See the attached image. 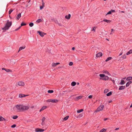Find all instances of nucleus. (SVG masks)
Returning <instances> with one entry per match:
<instances>
[{
	"label": "nucleus",
	"instance_id": "nucleus-47",
	"mask_svg": "<svg viewBox=\"0 0 132 132\" xmlns=\"http://www.w3.org/2000/svg\"><path fill=\"white\" fill-rule=\"evenodd\" d=\"M44 6V5H42L40 6V10H42Z\"/></svg>",
	"mask_w": 132,
	"mask_h": 132
},
{
	"label": "nucleus",
	"instance_id": "nucleus-42",
	"mask_svg": "<svg viewBox=\"0 0 132 132\" xmlns=\"http://www.w3.org/2000/svg\"><path fill=\"white\" fill-rule=\"evenodd\" d=\"M13 11V10H12L11 9L9 11V14H10Z\"/></svg>",
	"mask_w": 132,
	"mask_h": 132
},
{
	"label": "nucleus",
	"instance_id": "nucleus-39",
	"mask_svg": "<svg viewBox=\"0 0 132 132\" xmlns=\"http://www.w3.org/2000/svg\"><path fill=\"white\" fill-rule=\"evenodd\" d=\"M18 117L17 116H13V117L12 118L13 119H16V118H17Z\"/></svg>",
	"mask_w": 132,
	"mask_h": 132
},
{
	"label": "nucleus",
	"instance_id": "nucleus-33",
	"mask_svg": "<svg viewBox=\"0 0 132 132\" xmlns=\"http://www.w3.org/2000/svg\"><path fill=\"white\" fill-rule=\"evenodd\" d=\"M112 94V92H110L106 94V96H109Z\"/></svg>",
	"mask_w": 132,
	"mask_h": 132
},
{
	"label": "nucleus",
	"instance_id": "nucleus-30",
	"mask_svg": "<svg viewBox=\"0 0 132 132\" xmlns=\"http://www.w3.org/2000/svg\"><path fill=\"white\" fill-rule=\"evenodd\" d=\"M132 79V77H128L126 79V80H130Z\"/></svg>",
	"mask_w": 132,
	"mask_h": 132
},
{
	"label": "nucleus",
	"instance_id": "nucleus-37",
	"mask_svg": "<svg viewBox=\"0 0 132 132\" xmlns=\"http://www.w3.org/2000/svg\"><path fill=\"white\" fill-rule=\"evenodd\" d=\"M5 71L7 72H11L12 70L9 69H6Z\"/></svg>",
	"mask_w": 132,
	"mask_h": 132
},
{
	"label": "nucleus",
	"instance_id": "nucleus-31",
	"mask_svg": "<svg viewBox=\"0 0 132 132\" xmlns=\"http://www.w3.org/2000/svg\"><path fill=\"white\" fill-rule=\"evenodd\" d=\"M103 73H107L108 75H110V73L109 72H108V71H103Z\"/></svg>",
	"mask_w": 132,
	"mask_h": 132
},
{
	"label": "nucleus",
	"instance_id": "nucleus-59",
	"mask_svg": "<svg viewBox=\"0 0 132 132\" xmlns=\"http://www.w3.org/2000/svg\"><path fill=\"white\" fill-rule=\"evenodd\" d=\"M130 108H132V103L131 104V105H130Z\"/></svg>",
	"mask_w": 132,
	"mask_h": 132
},
{
	"label": "nucleus",
	"instance_id": "nucleus-15",
	"mask_svg": "<svg viewBox=\"0 0 132 132\" xmlns=\"http://www.w3.org/2000/svg\"><path fill=\"white\" fill-rule=\"evenodd\" d=\"M103 21L106 22L108 23H110V22H111V21L110 20H107L106 19H104L103 20Z\"/></svg>",
	"mask_w": 132,
	"mask_h": 132
},
{
	"label": "nucleus",
	"instance_id": "nucleus-63",
	"mask_svg": "<svg viewBox=\"0 0 132 132\" xmlns=\"http://www.w3.org/2000/svg\"><path fill=\"white\" fill-rule=\"evenodd\" d=\"M44 3H43V5H44Z\"/></svg>",
	"mask_w": 132,
	"mask_h": 132
},
{
	"label": "nucleus",
	"instance_id": "nucleus-36",
	"mask_svg": "<svg viewBox=\"0 0 132 132\" xmlns=\"http://www.w3.org/2000/svg\"><path fill=\"white\" fill-rule=\"evenodd\" d=\"M83 111V109H81V110H78L77 111V112L78 113H79L81 112H82Z\"/></svg>",
	"mask_w": 132,
	"mask_h": 132
},
{
	"label": "nucleus",
	"instance_id": "nucleus-56",
	"mask_svg": "<svg viewBox=\"0 0 132 132\" xmlns=\"http://www.w3.org/2000/svg\"><path fill=\"white\" fill-rule=\"evenodd\" d=\"M6 69H5V68H2V70H5Z\"/></svg>",
	"mask_w": 132,
	"mask_h": 132
},
{
	"label": "nucleus",
	"instance_id": "nucleus-12",
	"mask_svg": "<svg viewBox=\"0 0 132 132\" xmlns=\"http://www.w3.org/2000/svg\"><path fill=\"white\" fill-rule=\"evenodd\" d=\"M125 87V86H122L120 87L119 89V90H122L124 89Z\"/></svg>",
	"mask_w": 132,
	"mask_h": 132
},
{
	"label": "nucleus",
	"instance_id": "nucleus-62",
	"mask_svg": "<svg viewBox=\"0 0 132 132\" xmlns=\"http://www.w3.org/2000/svg\"><path fill=\"white\" fill-rule=\"evenodd\" d=\"M126 78L125 77V78H123V79H125Z\"/></svg>",
	"mask_w": 132,
	"mask_h": 132
},
{
	"label": "nucleus",
	"instance_id": "nucleus-19",
	"mask_svg": "<svg viewBox=\"0 0 132 132\" xmlns=\"http://www.w3.org/2000/svg\"><path fill=\"white\" fill-rule=\"evenodd\" d=\"M60 64L59 63H53L52 64V66L53 67H55Z\"/></svg>",
	"mask_w": 132,
	"mask_h": 132
},
{
	"label": "nucleus",
	"instance_id": "nucleus-29",
	"mask_svg": "<svg viewBox=\"0 0 132 132\" xmlns=\"http://www.w3.org/2000/svg\"><path fill=\"white\" fill-rule=\"evenodd\" d=\"M125 83V81L123 80H121V82L120 83V85H123Z\"/></svg>",
	"mask_w": 132,
	"mask_h": 132
},
{
	"label": "nucleus",
	"instance_id": "nucleus-23",
	"mask_svg": "<svg viewBox=\"0 0 132 132\" xmlns=\"http://www.w3.org/2000/svg\"><path fill=\"white\" fill-rule=\"evenodd\" d=\"M69 117V116H67L63 119V121H65L67 120Z\"/></svg>",
	"mask_w": 132,
	"mask_h": 132
},
{
	"label": "nucleus",
	"instance_id": "nucleus-10",
	"mask_svg": "<svg viewBox=\"0 0 132 132\" xmlns=\"http://www.w3.org/2000/svg\"><path fill=\"white\" fill-rule=\"evenodd\" d=\"M100 79H102L103 80H107L109 79V77L107 76H105V77H104L103 78H100Z\"/></svg>",
	"mask_w": 132,
	"mask_h": 132
},
{
	"label": "nucleus",
	"instance_id": "nucleus-44",
	"mask_svg": "<svg viewBox=\"0 0 132 132\" xmlns=\"http://www.w3.org/2000/svg\"><path fill=\"white\" fill-rule=\"evenodd\" d=\"M26 25V23H22L21 24V26H25V25Z\"/></svg>",
	"mask_w": 132,
	"mask_h": 132
},
{
	"label": "nucleus",
	"instance_id": "nucleus-28",
	"mask_svg": "<svg viewBox=\"0 0 132 132\" xmlns=\"http://www.w3.org/2000/svg\"><path fill=\"white\" fill-rule=\"evenodd\" d=\"M101 77V78H103L105 77V75L103 74H100L99 75Z\"/></svg>",
	"mask_w": 132,
	"mask_h": 132
},
{
	"label": "nucleus",
	"instance_id": "nucleus-58",
	"mask_svg": "<svg viewBox=\"0 0 132 132\" xmlns=\"http://www.w3.org/2000/svg\"><path fill=\"white\" fill-rule=\"evenodd\" d=\"M88 97H89V98H91V95H89V96H88Z\"/></svg>",
	"mask_w": 132,
	"mask_h": 132
},
{
	"label": "nucleus",
	"instance_id": "nucleus-1",
	"mask_svg": "<svg viewBox=\"0 0 132 132\" xmlns=\"http://www.w3.org/2000/svg\"><path fill=\"white\" fill-rule=\"evenodd\" d=\"M13 109L15 112L22 111V104L16 105L13 108Z\"/></svg>",
	"mask_w": 132,
	"mask_h": 132
},
{
	"label": "nucleus",
	"instance_id": "nucleus-6",
	"mask_svg": "<svg viewBox=\"0 0 132 132\" xmlns=\"http://www.w3.org/2000/svg\"><path fill=\"white\" fill-rule=\"evenodd\" d=\"M18 85L20 86H23L24 85V83L22 81H19L18 82Z\"/></svg>",
	"mask_w": 132,
	"mask_h": 132
},
{
	"label": "nucleus",
	"instance_id": "nucleus-41",
	"mask_svg": "<svg viewBox=\"0 0 132 132\" xmlns=\"http://www.w3.org/2000/svg\"><path fill=\"white\" fill-rule=\"evenodd\" d=\"M4 118H3L2 117H0V121L5 120Z\"/></svg>",
	"mask_w": 132,
	"mask_h": 132
},
{
	"label": "nucleus",
	"instance_id": "nucleus-27",
	"mask_svg": "<svg viewBox=\"0 0 132 132\" xmlns=\"http://www.w3.org/2000/svg\"><path fill=\"white\" fill-rule=\"evenodd\" d=\"M96 28V27H94L92 28V29L91 30V31H93L94 32L95 31Z\"/></svg>",
	"mask_w": 132,
	"mask_h": 132
},
{
	"label": "nucleus",
	"instance_id": "nucleus-50",
	"mask_svg": "<svg viewBox=\"0 0 132 132\" xmlns=\"http://www.w3.org/2000/svg\"><path fill=\"white\" fill-rule=\"evenodd\" d=\"M21 26H20L17 29H16L15 30V31H16L17 30H18L20 28H21Z\"/></svg>",
	"mask_w": 132,
	"mask_h": 132
},
{
	"label": "nucleus",
	"instance_id": "nucleus-3",
	"mask_svg": "<svg viewBox=\"0 0 132 132\" xmlns=\"http://www.w3.org/2000/svg\"><path fill=\"white\" fill-rule=\"evenodd\" d=\"M22 111H26L28 110L30 108L29 105H26L22 104Z\"/></svg>",
	"mask_w": 132,
	"mask_h": 132
},
{
	"label": "nucleus",
	"instance_id": "nucleus-18",
	"mask_svg": "<svg viewBox=\"0 0 132 132\" xmlns=\"http://www.w3.org/2000/svg\"><path fill=\"white\" fill-rule=\"evenodd\" d=\"M46 108H47L46 106H43L42 108L40 109V110L39 111L40 112H41V111H42L43 110H44V109H45Z\"/></svg>",
	"mask_w": 132,
	"mask_h": 132
},
{
	"label": "nucleus",
	"instance_id": "nucleus-32",
	"mask_svg": "<svg viewBox=\"0 0 132 132\" xmlns=\"http://www.w3.org/2000/svg\"><path fill=\"white\" fill-rule=\"evenodd\" d=\"M42 21V20L40 19H39L36 21V22L37 23H39Z\"/></svg>",
	"mask_w": 132,
	"mask_h": 132
},
{
	"label": "nucleus",
	"instance_id": "nucleus-24",
	"mask_svg": "<svg viewBox=\"0 0 132 132\" xmlns=\"http://www.w3.org/2000/svg\"><path fill=\"white\" fill-rule=\"evenodd\" d=\"M76 84V83L74 81H73L71 83V85L72 86H75Z\"/></svg>",
	"mask_w": 132,
	"mask_h": 132
},
{
	"label": "nucleus",
	"instance_id": "nucleus-48",
	"mask_svg": "<svg viewBox=\"0 0 132 132\" xmlns=\"http://www.w3.org/2000/svg\"><path fill=\"white\" fill-rule=\"evenodd\" d=\"M16 126V125H12V126H11V127L12 128H14Z\"/></svg>",
	"mask_w": 132,
	"mask_h": 132
},
{
	"label": "nucleus",
	"instance_id": "nucleus-4",
	"mask_svg": "<svg viewBox=\"0 0 132 132\" xmlns=\"http://www.w3.org/2000/svg\"><path fill=\"white\" fill-rule=\"evenodd\" d=\"M47 102H52L53 103H57L58 102V100L57 99H49L46 101Z\"/></svg>",
	"mask_w": 132,
	"mask_h": 132
},
{
	"label": "nucleus",
	"instance_id": "nucleus-34",
	"mask_svg": "<svg viewBox=\"0 0 132 132\" xmlns=\"http://www.w3.org/2000/svg\"><path fill=\"white\" fill-rule=\"evenodd\" d=\"M54 91L52 90H49L48 91V92L49 93H53Z\"/></svg>",
	"mask_w": 132,
	"mask_h": 132
},
{
	"label": "nucleus",
	"instance_id": "nucleus-38",
	"mask_svg": "<svg viewBox=\"0 0 132 132\" xmlns=\"http://www.w3.org/2000/svg\"><path fill=\"white\" fill-rule=\"evenodd\" d=\"M83 116V114H80L78 116V117L80 118L82 117Z\"/></svg>",
	"mask_w": 132,
	"mask_h": 132
},
{
	"label": "nucleus",
	"instance_id": "nucleus-57",
	"mask_svg": "<svg viewBox=\"0 0 132 132\" xmlns=\"http://www.w3.org/2000/svg\"><path fill=\"white\" fill-rule=\"evenodd\" d=\"M111 32H112L113 31H114V30L113 29H111Z\"/></svg>",
	"mask_w": 132,
	"mask_h": 132
},
{
	"label": "nucleus",
	"instance_id": "nucleus-46",
	"mask_svg": "<svg viewBox=\"0 0 132 132\" xmlns=\"http://www.w3.org/2000/svg\"><path fill=\"white\" fill-rule=\"evenodd\" d=\"M111 13H111V11H109V12H108L107 13V14H106V15H107V14H111Z\"/></svg>",
	"mask_w": 132,
	"mask_h": 132
},
{
	"label": "nucleus",
	"instance_id": "nucleus-35",
	"mask_svg": "<svg viewBox=\"0 0 132 132\" xmlns=\"http://www.w3.org/2000/svg\"><path fill=\"white\" fill-rule=\"evenodd\" d=\"M109 90L108 89H106L104 90V93H106L108 92Z\"/></svg>",
	"mask_w": 132,
	"mask_h": 132
},
{
	"label": "nucleus",
	"instance_id": "nucleus-14",
	"mask_svg": "<svg viewBox=\"0 0 132 132\" xmlns=\"http://www.w3.org/2000/svg\"><path fill=\"white\" fill-rule=\"evenodd\" d=\"M71 16V15L70 14H69L68 15H67L65 16V18L66 19H69Z\"/></svg>",
	"mask_w": 132,
	"mask_h": 132
},
{
	"label": "nucleus",
	"instance_id": "nucleus-26",
	"mask_svg": "<svg viewBox=\"0 0 132 132\" xmlns=\"http://www.w3.org/2000/svg\"><path fill=\"white\" fill-rule=\"evenodd\" d=\"M112 58L111 57H108L105 60L106 62H107L109 60H111L112 59Z\"/></svg>",
	"mask_w": 132,
	"mask_h": 132
},
{
	"label": "nucleus",
	"instance_id": "nucleus-8",
	"mask_svg": "<svg viewBox=\"0 0 132 132\" xmlns=\"http://www.w3.org/2000/svg\"><path fill=\"white\" fill-rule=\"evenodd\" d=\"M45 118L44 117H43L42 119V122L41 123V124L43 126L45 124Z\"/></svg>",
	"mask_w": 132,
	"mask_h": 132
},
{
	"label": "nucleus",
	"instance_id": "nucleus-64",
	"mask_svg": "<svg viewBox=\"0 0 132 132\" xmlns=\"http://www.w3.org/2000/svg\"><path fill=\"white\" fill-rule=\"evenodd\" d=\"M34 107V106H32V107H31V108H33Z\"/></svg>",
	"mask_w": 132,
	"mask_h": 132
},
{
	"label": "nucleus",
	"instance_id": "nucleus-51",
	"mask_svg": "<svg viewBox=\"0 0 132 132\" xmlns=\"http://www.w3.org/2000/svg\"><path fill=\"white\" fill-rule=\"evenodd\" d=\"M111 13L115 12V11L114 10H111Z\"/></svg>",
	"mask_w": 132,
	"mask_h": 132
},
{
	"label": "nucleus",
	"instance_id": "nucleus-22",
	"mask_svg": "<svg viewBox=\"0 0 132 132\" xmlns=\"http://www.w3.org/2000/svg\"><path fill=\"white\" fill-rule=\"evenodd\" d=\"M106 130V129L103 128L101 130H100V132H105Z\"/></svg>",
	"mask_w": 132,
	"mask_h": 132
},
{
	"label": "nucleus",
	"instance_id": "nucleus-60",
	"mask_svg": "<svg viewBox=\"0 0 132 132\" xmlns=\"http://www.w3.org/2000/svg\"><path fill=\"white\" fill-rule=\"evenodd\" d=\"M2 92L1 91V88H0V93H1Z\"/></svg>",
	"mask_w": 132,
	"mask_h": 132
},
{
	"label": "nucleus",
	"instance_id": "nucleus-17",
	"mask_svg": "<svg viewBox=\"0 0 132 132\" xmlns=\"http://www.w3.org/2000/svg\"><path fill=\"white\" fill-rule=\"evenodd\" d=\"M25 48V46H23V47H20L19 48V50L18 52H19V51L22 50L24 49Z\"/></svg>",
	"mask_w": 132,
	"mask_h": 132
},
{
	"label": "nucleus",
	"instance_id": "nucleus-20",
	"mask_svg": "<svg viewBox=\"0 0 132 132\" xmlns=\"http://www.w3.org/2000/svg\"><path fill=\"white\" fill-rule=\"evenodd\" d=\"M21 13H20L18 14L16 16L17 19L18 20L21 17Z\"/></svg>",
	"mask_w": 132,
	"mask_h": 132
},
{
	"label": "nucleus",
	"instance_id": "nucleus-49",
	"mask_svg": "<svg viewBox=\"0 0 132 132\" xmlns=\"http://www.w3.org/2000/svg\"><path fill=\"white\" fill-rule=\"evenodd\" d=\"M57 24H58L59 26H62V25L60 23H57Z\"/></svg>",
	"mask_w": 132,
	"mask_h": 132
},
{
	"label": "nucleus",
	"instance_id": "nucleus-55",
	"mask_svg": "<svg viewBox=\"0 0 132 132\" xmlns=\"http://www.w3.org/2000/svg\"><path fill=\"white\" fill-rule=\"evenodd\" d=\"M122 52L121 53L119 54V56H120L121 55H122Z\"/></svg>",
	"mask_w": 132,
	"mask_h": 132
},
{
	"label": "nucleus",
	"instance_id": "nucleus-61",
	"mask_svg": "<svg viewBox=\"0 0 132 132\" xmlns=\"http://www.w3.org/2000/svg\"><path fill=\"white\" fill-rule=\"evenodd\" d=\"M121 12H122V13H124L125 12L124 11H121Z\"/></svg>",
	"mask_w": 132,
	"mask_h": 132
},
{
	"label": "nucleus",
	"instance_id": "nucleus-45",
	"mask_svg": "<svg viewBox=\"0 0 132 132\" xmlns=\"http://www.w3.org/2000/svg\"><path fill=\"white\" fill-rule=\"evenodd\" d=\"M73 64V63L72 62H70L69 63V65L70 66L72 65Z\"/></svg>",
	"mask_w": 132,
	"mask_h": 132
},
{
	"label": "nucleus",
	"instance_id": "nucleus-40",
	"mask_svg": "<svg viewBox=\"0 0 132 132\" xmlns=\"http://www.w3.org/2000/svg\"><path fill=\"white\" fill-rule=\"evenodd\" d=\"M29 26L30 27H32L34 25V24L33 23H31L29 24Z\"/></svg>",
	"mask_w": 132,
	"mask_h": 132
},
{
	"label": "nucleus",
	"instance_id": "nucleus-54",
	"mask_svg": "<svg viewBox=\"0 0 132 132\" xmlns=\"http://www.w3.org/2000/svg\"><path fill=\"white\" fill-rule=\"evenodd\" d=\"M75 49V47H73L72 48V50H74Z\"/></svg>",
	"mask_w": 132,
	"mask_h": 132
},
{
	"label": "nucleus",
	"instance_id": "nucleus-11",
	"mask_svg": "<svg viewBox=\"0 0 132 132\" xmlns=\"http://www.w3.org/2000/svg\"><path fill=\"white\" fill-rule=\"evenodd\" d=\"M102 55V53L101 52H99L97 53L96 55L97 57H98L100 56H101Z\"/></svg>",
	"mask_w": 132,
	"mask_h": 132
},
{
	"label": "nucleus",
	"instance_id": "nucleus-53",
	"mask_svg": "<svg viewBox=\"0 0 132 132\" xmlns=\"http://www.w3.org/2000/svg\"><path fill=\"white\" fill-rule=\"evenodd\" d=\"M108 118H106L105 119H104V120L105 121H106V120H108Z\"/></svg>",
	"mask_w": 132,
	"mask_h": 132
},
{
	"label": "nucleus",
	"instance_id": "nucleus-9",
	"mask_svg": "<svg viewBox=\"0 0 132 132\" xmlns=\"http://www.w3.org/2000/svg\"><path fill=\"white\" fill-rule=\"evenodd\" d=\"M44 131V129H40L39 128H37L35 130V131L36 132H42L43 131Z\"/></svg>",
	"mask_w": 132,
	"mask_h": 132
},
{
	"label": "nucleus",
	"instance_id": "nucleus-16",
	"mask_svg": "<svg viewBox=\"0 0 132 132\" xmlns=\"http://www.w3.org/2000/svg\"><path fill=\"white\" fill-rule=\"evenodd\" d=\"M132 82L131 81H129L127 82L126 84V85L127 87H128L129 86L130 84H131Z\"/></svg>",
	"mask_w": 132,
	"mask_h": 132
},
{
	"label": "nucleus",
	"instance_id": "nucleus-25",
	"mask_svg": "<svg viewBox=\"0 0 132 132\" xmlns=\"http://www.w3.org/2000/svg\"><path fill=\"white\" fill-rule=\"evenodd\" d=\"M126 58V56L125 54L124 55L122 56L121 57V60H123Z\"/></svg>",
	"mask_w": 132,
	"mask_h": 132
},
{
	"label": "nucleus",
	"instance_id": "nucleus-52",
	"mask_svg": "<svg viewBox=\"0 0 132 132\" xmlns=\"http://www.w3.org/2000/svg\"><path fill=\"white\" fill-rule=\"evenodd\" d=\"M119 129V128H116L115 129V130H118Z\"/></svg>",
	"mask_w": 132,
	"mask_h": 132
},
{
	"label": "nucleus",
	"instance_id": "nucleus-13",
	"mask_svg": "<svg viewBox=\"0 0 132 132\" xmlns=\"http://www.w3.org/2000/svg\"><path fill=\"white\" fill-rule=\"evenodd\" d=\"M27 96V95H26L24 94H20L19 95V97L20 98H22L23 97H24L26 96Z\"/></svg>",
	"mask_w": 132,
	"mask_h": 132
},
{
	"label": "nucleus",
	"instance_id": "nucleus-7",
	"mask_svg": "<svg viewBox=\"0 0 132 132\" xmlns=\"http://www.w3.org/2000/svg\"><path fill=\"white\" fill-rule=\"evenodd\" d=\"M37 32L38 33L39 35L42 37H43L46 34H45L44 32L40 31H37Z\"/></svg>",
	"mask_w": 132,
	"mask_h": 132
},
{
	"label": "nucleus",
	"instance_id": "nucleus-5",
	"mask_svg": "<svg viewBox=\"0 0 132 132\" xmlns=\"http://www.w3.org/2000/svg\"><path fill=\"white\" fill-rule=\"evenodd\" d=\"M104 107V106L103 105H100L99 106V107L97 109L96 111L99 112L100 111H102V110H103Z\"/></svg>",
	"mask_w": 132,
	"mask_h": 132
},
{
	"label": "nucleus",
	"instance_id": "nucleus-2",
	"mask_svg": "<svg viewBox=\"0 0 132 132\" xmlns=\"http://www.w3.org/2000/svg\"><path fill=\"white\" fill-rule=\"evenodd\" d=\"M12 23L11 22H9L8 21H7L5 26L2 28V29L5 30L8 29L10 27Z\"/></svg>",
	"mask_w": 132,
	"mask_h": 132
},
{
	"label": "nucleus",
	"instance_id": "nucleus-43",
	"mask_svg": "<svg viewBox=\"0 0 132 132\" xmlns=\"http://www.w3.org/2000/svg\"><path fill=\"white\" fill-rule=\"evenodd\" d=\"M81 96H79L76 97V98L77 100H79L81 98Z\"/></svg>",
	"mask_w": 132,
	"mask_h": 132
},
{
	"label": "nucleus",
	"instance_id": "nucleus-21",
	"mask_svg": "<svg viewBox=\"0 0 132 132\" xmlns=\"http://www.w3.org/2000/svg\"><path fill=\"white\" fill-rule=\"evenodd\" d=\"M131 53H132V50H130L126 54L128 55Z\"/></svg>",
	"mask_w": 132,
	"mask_h": 132
}]
</instances>
